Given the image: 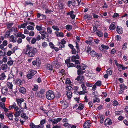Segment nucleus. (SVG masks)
Wrapping results in <instances>:
<instances>
[{"mask_svg":"<svg viewBox=\"0 0 128 128\" xmlns=\"http://www.w3.org/2000/svg\"><path fill=\"white\" fill-rule=\"evenodd\" d=\"M17 49V48L16 47H14L13 48H12L11 49V50L10 51L12 53L14 54V53L15 51Z\"/></svg>","mask_w":128,"mask_h":128,"instance_id":"0e129e2a","label":"nucleus"},{"mask_svg":"<svg viewBox=\"0 0 128 128\" xmlns=\"http://www.w3.org/2000/svg\"><path fill=\"white\" fill-rule=\"evenodd\" d=\"M40 33L41 34L42 36L44 37L45 38L47 37H48V33L46 32H45L44 31H43L42 32H40Z\"/></svg>","mask_w":128,"mask_h":128,"instance_id":"9b49d317","label":"nucleus"},{"mask_svg":"<svg viewBox=\"0 0 128 128\" xmlns=\"http://www.w3.org/2000/svg\"><path fill=\"white\" fill-rule=\"evenodd\" d=\"M91 125V124L90 121L88 120L84 124L83 126L84 128H89Z\"/></svg>","mask_w":128,"mask_h":128,"instance_id":"39448f33","label":"nucleus"},{"mask_svg":"<svg viewBox=\"0 0 128 128\" xmlns=\"http://www.w3.org/2000/svg\"><path fill=\"white\" fill-rule=\"evenodd\" d=\"M10 51V50H8L7 53V55L9 56L11 55L12 54H13Z\"/></svg>","mask_w":128,"mask_h":128,"instance_id":"338daca9","label":"nucleus"},{"mask_svg":"<svg viewBox=\"0 0 128 128\" xmlns=\"http://www.w3.org/2000/svg\"><path fill=\"white\" fill-rule=\"evenodd\" d=\"M8 68V66L6 64H2L1 66L2 69L3 70H6Z\"/></svg>","mask_w":128,"mask_h":128,"instance_id":"cd10ccee","label":"nucleus"},{"mask_svg":"<svg viewBox=\"0 0 128 128\" xmlns=\"http://www.w3.org/2000/svg\"><path fill=\"white\" fill-rule=\"evenodd\" d=\"M76 52H77V51H76V49L74 48L72 49L71 50L72 53L73 54H76Z\"/></svg>","mask_w":128,"mask_h":128,"instance_id":"4d7b16f0","label":"nucleus"},{"mask_svg":"<svg viewBox=\"0 0 128 128\" xmlns=\"http://www.w3.org/2000/svg\"><path fill=\"white\" fill-rule=\"evenodd\" d=\"M16 84H17L19 86L22 84L21 80L19 78H17L16 80Z\"/></svg>","mask_w":128,"mask_h":128,"instance_id":"2eb2a0df","label":"nucleus"},{"mask_svg":"<svg viewBox=\"0 0 128 128\" xmlns=\"http://www.w3.org/2000/svg\"><path fill=\"white\" fill-rule=\"evenodd\" d=\"M84 108V105L83 104H80V106L78 108L80 110H82Z\"/></svg>","mask_w":128,"mask_h":128,"instance_id":"603ef678","label":"nucleus"},{"mask_svg":"<svg viewBox=\"0 0 128 128\" xmlns=\"http://www.w3.org/2000/svg\"><path fill=\"white\" fill-rule=\"evenodd\" d=\"M16 104L14 103L12 105L9 106V108L10 109H12V108H14L16 106Z\"/></svg>","mask_w":128,"mask_h":128,"instance_id":"5fc2aeb1","label":"nucleus"},{"mask_svg":"<svg viewBox=\"0 0 128 128\" xmlns=\"http://www.w3.org/2000/svg\"><path fill=\"white\" fill-rule=\"evenodd\" d=\"M79 59V56L77 54L76 56H73L71 58V61L72 62H74L76 59Z\"/></svg>","mask_w":128,"mask_h":128,"instance_id":"4468645a","label":"nucleus"},{"mask_svg":"<svg viewBox=\"0 0 128 128\" xmlns=\"http://www.w3.org/2000/svg\"><path fill=\"white\" fill-rule=\"evenodd\" d=\"M8 117L9 119L11 120H12L13 119V116L11 114H8Z\"/></svg>","mask_w":128,"mask_h":128,"instance_id":"79ce46f5","label":"nucleus"},{"mask_svg":"<svg viewBox=\"0 0 128 128\" xmlns=\"http://www.w3.org/2000/svg\"><path fill=\"white\" fill-rule=\"evenodd\" d=\"M34 32L33 31H31L29 32L28 33V34L29 36H34Z\"/></svg>","mask_w":128,"mask_h":128,"instance_id":"052dcab7","label":"nucleus"},{"mask_svg":"<svg viewBox=\"0 0 128 128\" xmlns=\"http://www.w3.org/2000/svg\"><path fill=\"white\" fill-rule=\"evenodd\" d=\"M87 91L85 90H83L82 91H80L78 92V93L80 94H84L85 93L87 92Z\"/></svg>","mask_w":128,"mask_h":128,"instance_id":"7c9ffc66","label":"nucleus"},{"mask_svg":"<svg viewBox=\"0 0 128 128\" xmlns=\"http://www.w3.org/2000/svg\"><path fill=\"white\" fill-rule=\"evenodd\" d=\"M86 86L88 87H92V84L88 82H86Z\"/></svg>","mask_w":128,"mask_h":128,"instance_id":"6e6d98bb","label":"nucleus"},{"mask_svg":"<svg viewBox=\"0 0 128 128\" xmlns=\"http://www.w3.org/2000/svg\"><path fill=\"white\" fill-rule=\"evenodd\" d=\"M14 23L12 22H9L6 24L7 27L8 28H10L13 25Z\"/></svg>","mask_w":128,"mask_h":128,"instance_id":"412c9836","label":"nucleus"},{"mask_svg":"<svg viewBox=\"0 0 128 128\" xmlns=\"http://www.w3.org/2000/svg\"><path fill=\"white\" fill-rule=\"evenodd\" d=\"M95 84L96 86H100L102 85V82L101 81L99 80Z\"/></svg>","mask_w":128,"mask_h":128,"instance_id":"58836bf2","label":"nucleus"},{"mask_svg":"<svg viewBox=\"0 0 128 128\" xmlns=\"http://www.w3.org/2000/svg\"><path fill=\"white\" fill-rule=\"evenodd\" d=\"M81 87L83 90H85L86 89V87L84 83L83 84H82Z\"/></svg>","mask_w":128,"mask_h":128,"instance_id":"bf43d9fd","label":"nucleus"},{"mask_svg":"<svg viewBox=\"0 0 128 128\" xmlns=\"http://www.w3.org/2000/svg\"><path fill=\"white\" fill-rule=\"evenodd\" d=\"M46 66L47 69L49 70L50 71H52L53 70L52 66L50 64H49L46 65Z\"/></svg>","mask_w":128,"mask_h":128,"instance_id":"f3484780","label":"nucleus"},{"mask_svg":"<svg viewBox=\"0 0 128 128\" xmlns=\"http://www.w3.org/2000/svg\"><path fill=\"white\" fill-rule=\"evenodd\" d=\"M84 79V77L83 76L80 75L78 76L77 78L75 79V80H76L78 82H79L80 83L82 82Z\"/></svg>","mask_w":128,"mask_h":128,"instance_id":"20e7f679","label":"nucleus"},{"mask_svg":"<svg viewBox=\"0 0 128 128\" xmlns=\"http://www.w3.org/2000/svg\"><path fill=\"white\" fill-rule=\"evenodd\" d=\"M101 47L105 49H108V46H106L104 44L102 45Z\"/></svg>","mask_w":128,"mask_h":128,"instance_id":"13d9d810","label":"nucleus"},{"mask_svg":"<svg viewBox=\"0 0 128 128\" xmlns=\"http://www.w3.org/2000/svg\"><path fill=\"white\" fill-rule=\"evenodd\" d=\"M112 122L111 120L108 118L106 119L104 122V125L105 126L110 125L112 124Z\"/></svg>","mask_w":128,"mask_h":128,"instance_id":"0eeeda50","label":"nucleus"},{"mask_svg":"<svg viewBox=\"0 0 128 128\" xmlns=\"http://www.w3.org/2000/svg\"><path fill=\"white\" fill-rule=\"evenodd\" d=\"M106 72L109 75H111L112 74V70H110L109 69H108L106 70Z\"/></svg>","mask_w":128,"mask_h":128,"instance_id":"c9c22d12","label":"nucleus"},{"mask_svg":"<svg viewBox=\"0 0 128 128\" xmlns=\"http://www.w3.org/2000/svg\"><path fill=\"white\" fill-rule=\"evenodd\" d=\"M28 22H26V23H24L23 24H21L22 28H25L27 24H28Z\"/></svg>","mask_w":128,"mask_h":128,"instance_id":"8fccbe9b","label":"nucleus"},{"mask_svg":"<svg viewBox=\"0 0 128 128\" xmlns=\"http://www.w3.org/2000/svg\"><path fill=\"white\" fill-rule=\"evenodd\" d=\"M22 108H21L19 110H17L16 112H15L14 114L15 116H20L21 113L23 112V111L22 110H21Z\"/></svg>","mask_w":128,"mask_h":128,"instance_id":"ddd939ff","label":"nucleus"},{"mask_svg":"<svg viewBox=\"0 0 128 128\" xmlns=\"http://www.w3.org/2000/svg\"><path fill=\"white\" fill-rule=\"evenodd\" d=\"M7 84L8 88L11 90H12L13 85L12 82H7Z\"/></svg>","mask_w":128,"mask_h":128,"instance_id":"a211bd4d","label":"nucleus"},{"mask_svg":"<svg viewBox=\"0 0 128 128\" xmlns=\"http://www.w3.org/2000/svg\"><path fill=\"white\" fill-rule=\"evenodd\" d=\"M36 96L39 97L40 98H41L42 96L41 94L39 92H37L36 93Z\"/></svg>","mask_w":128,"mask_h":128,"instance_id":"c756f323","label":"nucleus"},{"mask_svg":"<svg viewBox=\"0 0 128 128\" xmlns=\"http://www.w3.org/2000/svg\"><path fill=\"white\" fill-rule=\"evenodd\" d=\"M71 82L70 81V80L69 78H67L66 80V84H70Z\"/></svg>","mask_w":128,"mask_h":128,"instance_id":"37998d69","label":"nucleus"},{"mask_svg":"<svg viewBox=\"0 0 128 128\" xmlns=\"http://www.w3.org/2000/svg\"><path fill=\"white\" fill-rule=\"evenodd\" d=\"M47 31L49 34H51L52 33V30L51 28L49 27L47 28Z\"/></svg>","mask_w":128,"mask_h":128,"instance_id":"a18cd8bd","label":"nucleus"},{"mask_svg":"<svg viewBox=\"0 0 128 128\" xmlns=\"http://www.w3.org/2000/svg\"><path fill=\"white\" fill-rule=\"evenodd\" d=\"M14 34L15 36L17 37H21L22 38L24 39L25 38L26 36L24 34H22V33L20 32H18L17 34H15L14 33Z\"/></svg>","mask_w":128,"mask_h":128,"instance_id":"423d86ee","label":"nucleus"},{"mask_svg":"<svg viewBox=\"0 0 128 128\" xmlns=\"http://www.w3.org/2000/svg\"><path fill=\"white\" fill-rule=\"evenodd\" d=\"M116 31L119 34H122L123 32L122 28L121 27L117 26L116 29Z\"/></svg>","mask_w":128,"mask_h":128,"instance_id":"f8f14e48","label":"nucleus"},{"mask_svg":"<svg viewBox=\"0 0 128 128\" xmlns=\"http://www.w3.org/2000/svg\"><path fill=\"white\" fill-rule=\"evenodd\" d=\"M8 89L7 88H6V89L3 90H2V92L3 94H6L7 92Z\"/></svg>","mask_w":128,"mask_h":128,"instance_id":"e433bc0d","label":"nucleus"},{"mask_svg":"<svg viewBox=\"0 0 128 128\" xmlns=\"http://www.w3.org/2000/svg\"><path fill=\"white\" fill-rule=\"evenodd\" d=\"M77 72L78 74V75H80V74H83L84 72L82 70L81 68L78 69V70Z\"/></svg>","mask_w":128,"mask_h":128,"instance_id":"473e14b6","label":"nucleus"},{"mask_svg":"<svg viewBox=\"0 0 128 128\" xmlns=\"http://www.w3.org/2000/svg\"><path fill=\"white\" fill-rule=\"evenodd\" d=\"M97 35L100 37H102L103 36V33L100 32H99L97 33Z\"/></svg>","mask_w":128,"mask_h":128,"instance_id":"49530a36","label":"nucleus"},{"mask_svg":"<svg viewBox=\"0 0 128 128\" xmlns=\"http://www.w3.org/2000/svg\"><path fill=\"white\" fill-rule=\"evenodd\" d=\"M36 28L39 31L41 30L42 29V27L40 26H37Z\"/></svg>","mask_w":128,"mask_h":128,"instance_id":"3c124183","label":"nucleus"},{"mask_svg":"<svg viewBox=\"0 0 128 128\" xmlns=\"http://www.w3.org/2000/svg\"><path fill=\"white\" fill-rule=\"evenodd\" d=\"M5 106V104L3 102H0V107L2 108Z\"/></svg>","mask_w":128,"mask_h":128,"instance_id":"680f3d73","label":"nucleus"},{"mask_svg":"<svg viewBox=\"0 0 128 128\" xmlns=\"http://www.w3.org/2000/svg\"><path fill=\"white\" fill-rule=\"evenodd\" d=\"M59 105L62 106L63 108H66L68 107V104L66 101L64 100L60 101L59 103Z\"/></svg>","mask_w":128,"mask_h":128,"instance_id":"7ed1b4c3","label":"nucleus"},{"mask_svg":"<svg viewBox=\"0 0 128 128\" xmlns=\"http://www.w3.org/2000/svg\"><path fill=\"white\" fill-rule=\"evenodd\" d=\"M32 75L34 76L35 74L36 73V70H31L30 72Z\"/></svg>","mask_w":128,"mask_h":128,"instance_id":"ea45409f","label":"nucleus"},{"mask_svg":"<svg viewBox=\"0 0 128 128\" xmlns=\"http://www.w3.org/2000/svg\"><path fill=\"white\" fill-rule=\"evenodd\" d=\"M84 17L85 18H87L88 20H90L91 19L92 17L90 15L86 14L84 16Z\"/></svg>","mask_w":128,"mask_h":128,"instance_id":"2f4dec72","label":"nucleus"},{"mask_svg":"<svg viewBox=\"0 0 128 128\" xmlns=\"http://www.w3.org/2000/svg\"><path fill=\"white\" fill-rule=\"evenodd\" d=\"M120 88L122 89L123 90H124L125 89H126L127 88V86H125L123 84H120Z\"/></svg>","mask_w":128,"mask_h":128,"instance_id":"393cba45","label":"nucleus"},{"mask_svg":"<svg viewBox=\"0 0 128 128\" xmlns=\"http://www.w3.org/2000/svg\"><path fill=\"white\" fill-rule=\"evenodd\" d=\"M66 29L68 30H70L72 29V26L71 25H68L66 26Z\"/></svg>","mask_w":128,"mask_h":128,"instance_id":"bb28decb","label":"nucleus"},{"mask_svg":"<svg viewBox=\"0 0 128 128\" xmlns=\"http://www.w3.org/2000/svg\"><path fill=\"white\" fill-rule=\"evenodd\" d=\"M116 28V23L114 22L111 23L109 27V29L110 30H112L115 29Z\"/></svg>","mask_w":128,"mask_h":128,"instance_id":"1a4fd4ad","label":"nucleus"},{"mask_svg":"<svg viewBox=\"0 0 128 128\" xmlns=\"http://www.w3.org/2000/svg\"><path fill=\"white\" fill-rule=\"evenodd\" d=\"M104 119V116H102L100 117V122L102 124L103 123Z\"/></svg>","mask_w":128,"mask_h":128,"instance_id":"a19ab883","label":"nucleus"},{"mask_svg":"<svg viewBox=\"0 0 128 128\" xmlns=\"http://www.w3.org/2000/svg\"><path fill=\"white\" fill-rule=\"evenodd\" d=\"M66 44V41L64 39H62L61 41L60 42H58V46H59L61 44Z\"/></svg>","mask_w":128,"mask_h":128,"instance_id":"72a5a7b5","label":"nucleus"},{"mask_svg":"<svg viewBox=\"0 0 128 128\" xmlns=\"http://www.w3.org/2000/svg\"><path fill=\"white\" fill-rule=\"evenodd\" d=\"M6 48L2 49L0 51V57L1 56H4L5 55V54L3 52L5 51Z\"/></svg>","mask_w":128,"mask_h":128,"instance_id":"a878e982","label":"nucleus"},{"mask_svg":"<svg viewBox=\"0 0 128 128\" xmlns=\"http://www.w3.org/2000/svg\"><path fill=\"white\" fill-rule=\"evenodd\" d=\"M66 90L67 91H71V90H72V88L71 86H69L66 87Z\"/></svg>","mask_w":128,"mask_h":128,"instance_id":"e2e57ef3","label":"nucleus"},{"mask_svg":"<svg viewBox=\"0 0 128 128\" xmlns=\"http://www.w3.org/2000/svg\"><path fill=\"white\" fill-rule=\"evenodd\" d=\"M27 28L28 30H32L34 29L33 26L30 25L28 26H27Z\"/></svg>","mask_w":128,"mask_h":128,"instance_id":"f704fd0d","label":"nucleus"},{"mask_svg":"<svg viewBox=\"0 0 128 128\" xmlns=\"http://www.w3.org/2000/svg\"><path fill=\"white\" fill-rule=\"evenodd\" d=\"M116 115H120L122 113V112L121 111H116L115 112Z\"/></svg>","mask_w":128,"mask_h":128,"instance_id":"864d4df0","label":"nucleus"},{"mask_svg":"<svg viewBox=\"0 0 128 128\" xmlns=\"http://www.w3.org/2000/svg\"><path fill=\"white\" fill-rule=\"evenodd\" d=\"M30 128H35L34 126H36L34 125L33 123H30Z\"/></svg>","mask_w":128,"mask_h":128,"instance_id":"774afa93","label":"nucleus"},{"mask_svg":"<svg viewBox=\"0 0 128 128\" xmlns=\"http://www.w3.org/2000/svg\"><path fill=\"white\" fill-rule=\"evenodd\" d=\"M90 54L92 56L94 57L96 54V52L92 50L90 52Z\"/></svg>","mask_w":128,"mask_h":128,"instance_id":"4c0bfd02","label":"nucleus"},{"mask_svg":"<svg viewBox=\"0 0 128 128\" xmlns=\"http://www.w3.org/2000/svg\"><path fill=\"white\" fill-rule=\"evenodd\" d=\"M16 101L18 105L21 107V104L22 102L24 101V100L23 98H16Z\"/></svg>","mask_w":128,"mask_h":128,"instance_id":"9d476101","label":"nucleus"},{"mask_svg":"<svg viewBox=\"0 0 128 128\" xmlns=\"http://www.w3.org/2000/svg\"><path fill=\"white\" fill-rule=\"evenodd\" d=\"M23 52L29 57H31L34 56L35 54L37 53V51L36 48L30 46L28 44L26 46V48L23 50Z\"/></svg>","mask_w":128,"mask_h":128,"instance_id":"f257e3e1","label":"nucleus"},{"mask_svg":"<svg viewBox=\"0 0 128 128\" xmlns=\"http://www.w3.org/2000/svg\"><path fill=\"white\" fill-rule=\"evenodd\" d=\"M19 90L20 92L22 93L25 94L26 93V89L23 87H20L19 88Z\"/></svg>","mask_w":128,"mask_h":128,"instance_id":"6ab92c4d","label":"nucleus"},{"mask_svg":"<svg viewBox=\"0 0 128 128\" xmlns=\"http://www.w3.org/2000/svg\"><path fill=\"white\" fill-rule=\"evenodd\" d=\"M66 94L68 98L70 99L72 97V93L71 91H67Z\"/></svg>","mask_w":128,"mask_h":128,"instance_id":"dca6fc26","label":"nucleus"},{"mask_svg":"<svg viewBox=\"0 0 128 128\" xmlns=\"http://www.w3.org/2000/svg\"><path fill=\"white\" fill-rule=\"evenodd\" d=\"M46 97L49 100H52L55 98V94L54 92L50 90L46 92Z\"/></svg>","mask_w":128,"mask_h":128,"instance_id":"f03ea898","label":"nucleus"},{"mask_svg":"<svg viewBox=\"0 0 128 128\" xmlns=\"http://www.w3.org/2000/svg\"><path fill=\"white\" fill-rule=\"evenodd\" d=\"M96 96H94V98L93 102L94 103L96 102H100V100L99 98H98L95 97Z\"/></svg>","mask_w":128,"mask_h":128,"instance_id":"b1692460","label":"nucleus"},{"mask_svg":"<svg viewBox=\"0 0 128 128\" xmlns=\"http://www.w3.org/2000/svg\"><path fill=\"white\" fill-rule=\"evenodd\" d=\"M10 32V30H8L6 31L5 33V36L8 38H9Z\"/></svg>","mask_w":128,"mask_h":128,"instance_id":"c85d7f7f","label":"nucleus"},{"mask_svg":"<svg viewBox=\"0 0 128 128\" xmlns=\"http://www.w3.org/2000/svg\"><path fill=\"white\" fill-rule=\"evenodd\" d=\"M91 48L90 47H87L86 49V52L88 53H89V52H91Z\"/></svg>","mask_w":128,"mask_h":128,"instance_id":"de8ad7c7","label":"nucleus"},{"mask_svg":"<svg viewBox=\"0 0 128 128\" xmlns=\"http://www.w3.org/2000/svg\"><path fill=\"white\" fill-rule=\"evenodd\" d=\"M33 76L32 75V74L29 72L28 74L26 75V77L28 79H30L32 78V77Z\"/></svg>","mask_w":128,"mask_h":128,"instance_id":"c03bdc74","label":"nucleus"},{"mask_svg":"<svg viewBox=\"0 0 128 128\" xmlns=\"http://www.w3.org/2000/svg\"><path fill=\"white\" fill-rule=\"evenodd\" d=\"M81 0H74L72 2V5L73 6H76L78 4V6L80 5Z\"/></svg>","mask_w":128,"mask_h":128,"instance_id":"6e6552de","label":"nucleus"},{"mask_svg":"<svg viewBox=\"0 0 128 128\" xmlns=\"http://www.w3.org/2000/svg\"><path fill=\"white\" fill-rule=\"evenodd\" d=\"M6 77L4 73H2L0 75V80H2L4 79Z\"/></svg>","mask_w":128,"mask_h":128,"instance_id":"5701e85b","label":"nucleus"},{"mask_svg":"<svg viewBox=\"0 0 128 128\" xmlns=\"http://www.w3.org/2000/svg\"><path fill=\"white\" fill-rule=\"evenodd\" d=\"M10 42L14 43L16 41V39L14 38V37L13 35H12L10 36Z\"/></svg>","mask_w":128,"mask_h":128,"instance_id":"4be33fe9","label":"nucleus"},{"mask_svg":"<svg viewBox=\"0 0 128 128\" xmlns=\"http://www.w3.org/2000/svg\"><path fill=\"white\" fill-rule=\"evenodd\" d=\"M9 59L8 60V61L7 62V64L9 66L12 65L13 64V61L11 60L10 57H9Z\"/></svg>","mask_w":128,"mask_h":128,"instance_id":"aec40b11","label":"nucleus"},{"mask_svg":"<svg viewBox=\"0 0 128 128\" xmlns=\"http://www.w3.org/2000/svg\"><path fill=\"white\" fill-rule=\"evenodd\" d=\"M52 28L55 30L58 31L59 30V29L58 28V26H52Z\"/></svg>","mask_w":128,"mask_h":128,"instance_id":"09e8293b","label":"nucleus"},{"mask_svg":"<svg viewBox=\"0 0 128 128\" xmlns=\"http://www.w3.org/2000/svg\"><path fill=\"white\" fill-rule=\"evenodd\" d=\"M47 45V44L45 42H44L42 44V46L43 48L46 47Z\"/></svg>","mask_w":128,"mask_h":128,"instance_id":"69168bd1","label":"nucleus"}]
</instances>
